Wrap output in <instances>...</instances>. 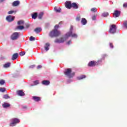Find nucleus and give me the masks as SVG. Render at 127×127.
I'll use <instances>...</instances> for the list:
<instances>
[{"label": "nucleus", "instance_id": "37", "mask_svg": "<svg viewBox=\"0 0 127 127\" xmlns=\"http://www.w3.org/2000/svg\"><path fill=\"white\" fill-rule=\"evenodd\" d=\"M0 92H5V88H0Z\"/></svg>", "mask_w": 127, "mask_h": 127}, {"label": "nucleus", "instance_id": "23", "mask_svg": "<svg viewBox=\"0 0 127 127\" xmlns=\"http://www.w3.org/2000/svg\"><path fill=\"white\" fill-rule=\"evenodd\" d=\"M54 9H55V11H56V12H61V8H60V7H59L58 8L57 7H55L54 8Z\"/></svg>", "mask_w": 127, "mask_h": 127}, {"label": "nucleus", "instance_id": "8", "mask_svg": "<svg viewBox=\"0 0 127 127\" xmlns=\"http://www.w3.org/2000/svg\"><path fill=\"white\" fill-rule=\"evenodd\" d=\"M67 38H66V36H65V38H60L59 39H56L55 40V43H64V41H65Z\"/></svg>", "mask_w": 127, "mask_h": 127}, {"label": "nucleus", "instance_id": "33", "mask_svg": "<svg viewBox=\"0 0 127 127\" xmlns=\"http://www.w3.org/2000/svg\"><path fill=\"white\" fill-rule=\"evenodd\" d=\"M29 40L30 41H34L35 40V38L33 36L30 37Z\"/></svg>", "mask_w": 127, "mask_h": 127}, {"label": "nucleus", "instance_id": "19", "mask_svg": "<svg viewBox=\"0 0 127 127\" xmlns=\"http://www.w3.org/2000/svg\"><path fill=\"white\" fill-rule=\"evenodd\" d=\"M17 57H18V54L15 53L12 55L11 59L12 60H15V59H17Z\"/></svg>", "mask_w": 127, "mask_h": 127}, {"label": "nucleus", "instance_id": "50", "mask_svg": "<svg viewBox=\"0 0 127 127\" xmlns=\"http://www.w3.org/2000/svg\"><path fill=\"white\" fill-rule=\"evenodd\" d=\"M2 1H4V0H0V2H2Z\"/></svg>", "mask_w": 127, "mask_h": 127}, {"label": "nucleus", "instance_id": "14", "mask_svg": "<svg viewBox=\"0 0 127 127\" xmlns=\"http://www.w3.org/2000/svg\"><path fill=\"white\" fill-rule=\"evenodd\" d=\"M19 3H20V2H19V0L14 1L12 3V6H17L19 5Z\"/></svg>", "mask_w": 127, "mask_h": 127}, {"label": "nucleus", "instance_id": "44", "mask_svg": "<svg viewBox=\"0 0 127 127\" xmlns=\"http://www.w3.org/2000/svg\"><path fill=\"white\" fill-rule=\"evenodd\" d=\"M73 31V26H70L69 32H72Z\"/></svg>", "mask_w": 127, "mask_h": 127}, {"label": "nucleus", "instance_id": "40", "mask_svg": "<svg viewBox=\"0 0 127 127\" xmlns=\"http://www.w3.org/2000/svg\"><path fill=\"white\" fill-rule=\"evenodd\" d=\"M58 28H59V25H56L55 26V29L57 30V29H58Z\"/></svg>", "mask_w": 127, "mask_h": 127}, {"label": "nucleus", "instance_id": "41", "mask_svg": "<svg viewBox=\"0 0 127 127\" xmlns=\"http://www.w3.org/2000/svg\"><path fill=\"white\" fill-rule=\"evenodd\" d=\"M14 12V11L10 10V11H9L8 12V14H11L13 13Z\"/></svg>", "mask_w": 127, "mask_h": 127}, {"label": "nucleus", "instance_id": "1", "mask_svg": "<svg viewBox=\"0 0 127 127\" xmlns=\"http://www.w3.org/2000/svg\"><path fill=\"white\" fill-rule=\"evenodd\" d=\"M64 75L69 77V78H72L75 76V72H72V69L71 68H67L65 70L64 72Z\"/></svg>", "mask_w": 127, "mask_h": 127}, {"label": "nucleus", "instance_id": "22", "mask_svg": "<svg viewBox=\"0 0 127 127\" xmlns=\"http://www.w3.org/2000/svg\"><path fill=\"white\" fill-rule=\"evenodd\" d=\"M34 31L36 33H39V32L41 31V28H39V27L36 28V29H34Z\"/></svg>", "mask_w": 127, "mask_h": 127}, {"label": "nucleus", "instance_id": "15", "mask_svg": "<svg viewBox=\"0 0 127 127\" xmlns=\"http://www.w3.org/2000/svg\"><path fill=\"white\" fill-rule=\"evenodd\" d=\"M24 29V26L22 25H19L15 28V30H22V29Z\"/></svg>", "mask_w": 127, "mask_h": 127}, {"label": "nucleus", "instance_id": "38", "mask_svg": "<svg viewBox=\"0 0 127 127\" xmlns=\"http://www.w3.org/2000/svg\"><path fill=\"white\" fill-rule=\"evenodd\" d=\"M34 84L35 85H38V84H39V82L38 81V80H36L34 81Z\"/></svg>", "mask_w": 127, "mask_h": 127}, {"label": "nucleus", "instance_id": "9", "mask_svg": "<svg viewBox=\"0 0 127 127\" xmlns=\"http://www.w3.org/2000/svg\"><path fill=\"white\" fill-rule=\"evenodd\" d=\"M6 19L8 21V22H11V21H13V20H14V17L8 15L6 17Z\"/></svg>", "mask_w": 127, "mask_h": 127}, {"label": "nucleus", "instance_id": "49", "mask_svg": "<svg viewBox=\"0 0 127 127\" xmlns=\"http://www.w3.org/2000/svg\"><path fill=\"white\" fill-rule=\"evenodd\" d=\"M59 24H63V22L61 21L59 23Z\"/></svg>", "mask_w": 127, "mask_h": 127}, {"label": "nucleus", "instance_id": "13", "mask_svg": "<svg viewBox=\"0 0 127 127\" xmlns=\"http://www.w3.org/2000/svg\"><path fill=\"white\" fill-rule=\"evenodd\" d=\"M33 100H34V101H35V102H40V101L41 100V98L39 97L33 96Z\"/></svg>", "mask_w": 127, "mask_h": 127}, {"label": "nucleus", "instance_id": "42", "mask_svg": "<svg viewBox=\"0 0 127 127\" xmlns=\"http://www.w3.org/2000/svg\"><path fill=\"white\" fill-rule=\"evenodd\" d=\"M92 20H96V19L97 18V16H96L95 15H94L92 16Z\"/></svg>", "mask_w": 127, "mask_h": 127}, {"label": "nucleus", "instance_id": "47", "mask_svg": "<svg viewBox=\"0 0 127 127\" xmlns=\"http://www.w3.org/2000/svg\"><path fill=\"white\" fill-rule=\"evenodd\" d=\"M123 7H127V3H125L123 4Z\"/></svg>", "mask_w": 127, "mask_h": 127}, {"label": "nucleus", "instance_id": "48", "mask_svg": "<svg viewBox=\"0 0 127 127\" xmlns=\"http://www.w3.org/2000/svg\"><path fill=\"white\" fill-rule=\"evenodd\" d=\"M30 25L29 24H26V28H28Z\"/></svg>", "mask_w": 127, "mask_h": 127}, {"label": "nucleus", "instance_id": "18", "mask_svg": "<svg viewBox=\"0 0 127 127\" xmlns=\"http://www.w3.org/2000/svg\"><path fill=\"white\" fill-rule=\"evenodd\" d=\"M49 46H50V44H49V43L45 44V49L46 51H48V50H49Z\"/></svg>", "mask_w": 127, "mask_h": 127}, {"label": "nucleus", "instance_id": "45", "mask_svg": "<svg viewBox=\"0 0 127 127\" xmlns=\"http://www.w3.org/2000/svg\"><path fill=\"white\" fill-rule=\"evenodd\" d=\"M42 68V66L41 65H38V66L37 67V69H41Z\"/></svg>", "mask_w": 127, "mask_h": 127}, {"label": "nucleus", "instance_id": "17", "mask_svg": "<svg viewBox=\"0 0 127 127\" xmlns=\"http://www.w3.org/2000/svg\"><path fill=\"white\" fill-rule=\"evenodd\" d=\"M81 22L83 25H86L87 24V20L84 18H82Z\"/></svg>", "mask_w": 127, "mask_h": 127}, {"label": "nucleus", "instance_id": "20", "mask_svg": "<svg viewBox=\"0 0 127 127\" xmlns=\"http://www.w3.org/2000/svg\"><path fill=\"white\" fill-rule=\"evenodd\" d=\"M2 106L3 108H8L10 106V104L7 103H4L2 105Z\"/></svg>", "mask_w": 127, "mask_h": 127}, {"label": "nucleus", "instance_id": "5", "mask_svg": "<svg viewBox=\"0 0 127 127\" xmlns=\"http://www.w3.org/2000/svg\"><path fill=\"white\" fill-rule=\"evenodd\" d=\"M70 36H71V37H74V38H77V37H78V36L76 34H75V33L73 34L72 32H67L65 34L66 38H68L70 37Z\"/></svg>", "mask_w": 127, "mask_h": 127}, {"label": "nucleus", "instance_id": "7", "mask_svg": "<svg viewBox=\"0 0 127 127\" xmlns=\"http://www.w3.org/2000/svg\"><path fill=\"white\" fill-rule=\"evenodd\" d=\"M19 37V33L18 32H14L11 36V39L12 40H16Z\"/></svg>", "mask_w": 127, "mask_h": 127}, {"label": "nucleus", "instance_id": "46", "mask_svg": "<svg viewBox=\"0 0 127 127\" xmlns=\"http://www.w3.org/2000/svg\"><path fill=\"white\" fill-rule=\"evenodd\" d=\"M71 43H72V41L71 40H69L67 42V44H68V45H70Z\"/></svg>", "mask_w": 127, "mask_h": 127}, {"label": "nucleus", "instance_id": "34", "mask_svg": "<svg viewBox=\"0 0 127 127\" xmlns=\"http://www.w3.org/2000/svg\"><path fill=\"white\" fill-rule=\"evenodd\" d=\"M19 54L20 56H23V55H25V52H20V53Z\"/></svg>", "mask_w": 127, "mask_h": 127}, {"label": "nucleus", "instance_id": "16", "mask_svg": "<svg viewBox=\"0 0 127 127\" xmlns=\"http://www.w3.org/2000/svg\"><path fill=\"white\" fill-rule=\"evenodd\" d=\"M42 84H43V85H45V86H48V85L50 84V81H49V80H43Z\"/></svg>", "mask_w": 127, "mask_h": 127}, {"label": "nucleus", "instance_id": "10", "mask_svg": "<svg viewBox=\"0 0 127 127\" xmlns=\"http://www.w3.org/2000/svg\"><path fill=\"white\" fill-rule=\"evenodd\" d=\"M65 6L66 8H71V7H72V4L71 3V2H66L65 3Z\"/></svg>", "mask_w": 127, "mask_h": 127}, {"label": "nucleus", "instance_id": "2", "mask_svg": "<svg viewBox=\"0 0 127 127\" xmlns=\"http://www.w3.org/2000/svg\"><path fill=\"white\" fill-rule=\"evenodd\" d=\"M60 34H61V33H60V31L56 29H54L50 32L49 36H50V37H52V38H53V37H57L59 36Z\"/></svg>", "mask_w": 127, "mask_h": 127}, {"label": "nucleus", "instance_id": "21", "mask_svg": "<svg viewBox=\"0 0 127 127\" xmlns=\"http://www.w3.org/2000/svg\"><path fill=\"white\" fill-rule=\"evenodd\" d=\"M4 68H9L10 67V63H7L3 65Z\"/></svg>", "mask_w": 127, "mask_h": 127}, {"label": "nucleus", "instance_id": "32", "mask_svg": "<svg viewBox=\"0 0 127 127\" xmlns=\"http://www.w3.org/2000/svg\"><path fill=\"white\" fill-rule=\"evenodd\" d=\"M5 83V81H4V80L3 79H1L0 80V85H4V83Z\"/></svg>", "mask_w": 127, "mask_h": 127}, {"label": "nucleus", "instance_id": "4", "mask_svg": "<svg viewBox=\"0 0 127 127\" xmlns=\"http://www.w3.org/2000/svg\"><path fill=\"white\" fill-rule=\"evenodd\" d=\"M11 123L9 124L10 127H15L16 124H19L20 120L18 118H12L10 120Z\"/></svg>", "mask_w": 127, "mask_h": 127}, {"label": "nucleus", "instance_id": "35", "mask_svg": "<svg viewBox=\"0 0 127 127\" xmlns=\"http://www.w3.org/2000/svg\"><path fill=\"white\" fill-rule=\"evenodd\" d=\"M80 19H81V17L80 16H78L76 18V21H80Z\"/></svg>", "mask_w": 127, "mask_h": 127}, {"label": "nucleus", "instance_id": "39", "mask_svg": "<svg viewBox=\"0 0 127 127\" xmlns=\"http://www.w3.org/2000/svg\"><path fill=\"white\" fill-rule=\"evenodd\" d=\"M35 64H33V65H31L29 66V68L30 69H33V68H35Z\"/></svg>", "mask_w": 127, "mask_h": 127}, {"label": "nucleus", "instance_id": "25", "mask_svg": "<svg viewBox=\"0 0 127 127\" xmlns=\"http://www.w3.org/2000/svg\"><path fill=\"white\" fill-rule=\"evenodd\" d=\"M24 23V21L22 20H20L17 22L18 25H21V24H23Z\"/></svg>", "mask_w": 127, "mask_h": 127}, {"label": "nucleus", "instance_id": "31", "mask_svg": "<svg viewBox=\"0 0 127 127\" xmlns=\"http://www.w3.org/2000/svg\"><path fill=\"white\" fill-rule=\"evenodd\" d=\"M9 96L8 94H5L3 96V99H9Z\"/></svg>", "mask_w": 127, "mask_h": 127}, {"label": "nucleus", "instance_id": "27", "mask_svg": "<svg viewBox=\"0 0 127 127\" xmlns=\"http://www.w3.org/2000/svg\"><path fill=\"white\" fill-rule=\"evenodd\" d=\"M37 17V13H34L32 15V18L33 19H35Z\"/></svg>", "mask_w": 127, "mask_h": 127}, {"label": "nucleus", "instance_id": "24", "mask_svg": "<svg viewBox=\"0 0 127 127\" xmlns=\"http://www.w3.org/2000/svg\"><path fill=\"white\" fill-rule=\"evenodd\" d=\"M71 7H73V8H78V5L76 3H72L71 4Z\"/></svg>", "mask_w": 127, "mask_h": 127}, {"label": "nucleus", "instance_id": "28", "mask_svg": "<svg viewBox=\"0 0 127 127\" xmlns=\"http://www.w3.org/2000/svg\"><path fill=\"white\" fill-rule=\"evenodd\" d=\"M43 12H41L38 15V18L39 19H41V18H42V17L43 16Z\"/></svg>", "mask_w": 127, "mask_h": 127}, {"label": "nucleus", "instance_id": "11", "mask_svg": "<svg viewBox=\"0 0 127 127\" xmlns=\"http://www.w3.org/2000/svg\"><path fill=\"white\" fill-rule=\"evenodd\" d=\"M114 15H115V17H119V16L121 15V11H119V10L114 11Z\"/></svg>", "mask_w": 127, "mask_h": 127}, {"label": "nucleus", "instance_id": "12", "mask_svg": "<svg viewBox=\"0 0 127 127\" xmlns=\"http://www.w3.org/2000/svg\"><path fill=\"white\" fill-rule=\"evenodd\" d=\"M17 94L18 95V96H20L21 97H22L25 95L24 92H23V91L21 90L17 91Z\"/></svg>", "mask_w": 127, "mask_h": 127}, {"label": "nucleus", "instance_id": "3", "mask_svg": "<svg viewBox=\"0 0 127 127\" xmlns=\"http://www.w3.org/2000/svg\"><path fill=\"white\" fill-rule=\"evenodd\" d=\"M102 62V59L99 60L97 61V62L94 61H90L88 64V67H95V66H98Z\"/></svg>", "mask_w": 127, "mask_h": 127}, {"label": "nucleus", "instance_id": "30", "mask_svg": "<svg viewBox=\"0 0 127 127\" xmlns=\"http://www.w3.org/2000/svg\"><path fill=\"white\" fill-rule=\"evenodd\" d=\"M91 11H93V12H97L98 11L97 8L94 7L91 9Z\"/></svg>", "mask_w": 127, "mask_h": 127}, {"label": "nucleus", "instance_id": "26", "mask_svg": "<svg viewBox=\"0 0 127 127\" xmlns=\"http://www.w3.org/2000/svg\"><path fill=\"white\" fill-rule=\"evenodd\" d=\"M109 14L108 12H105L102 13V16H103V17H107V16H109Z\"/></svg>", "mask_w": 127, "mask_h": 127}, {"label": "nucleus", "instance_id": "43", "mask_svg": "<svg viewBox=\"0 0 127 127\" xmlns=\"http://www.w3.org/2000/svg\"><path fill=\"white\" fill-rule=\"evenodd\" d=\"M109 45L111 48H114V45H113V43H109Z\"/></svg>", "mask_w": 127, "mask_h": 127}, {"label": "nucleus", "instance_id": "6", "mask_svg": "<svg viewBox=\"0 0 127 127\" xmlns=\"http://www.w3.org/2000/svg\"><path fill=\"white\" fill-rule=\"evenodd\" d=\"M117 31V26L116 25H112L110 27V29L109 30V32L110 33H112V34H114V33H116Z\"/></svg>", "mask_w": 127, "mask_h": 127}, {"label": "nucleus", "instance_id": "29", "mask_svg": "<svg viewBox=\"0 0 127 127\" xmlns=\"http://www.w3.org/2000/svg\"><path fill=\"white\" fill-rule=\"evenodd\" d=\"M86 78V75H81V76H79L78 77V80H82V79H85Z\"/></svg>", "mask_w": 127, "mask_h": 127}, {"label": "nucleus", "instance_id": "36", "mask_svg": "<svg viewBox=\"0 0 127 127\" xmlns=\"http://www.w3.org/2000/svg\"><path fill=\"white\" fill-rule=\"evenodd\" d=\"M124 26L127 28V21H125L124 23H123Z\"/></svg>", "mask_w": 127, "mask_h": 127}]
</instances>
